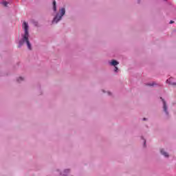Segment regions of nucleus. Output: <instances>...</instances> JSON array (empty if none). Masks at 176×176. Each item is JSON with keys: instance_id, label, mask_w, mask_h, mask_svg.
<instances>
[{"instance_id": "obj_1", "label": "nucleus", "mask_w": 176, "mask_h": 176, "mask_svg": "<svg viewBox=\"0 0 176 176\" xmlns=\"http://www.w3.org/2000/svg\"><path fill=\"white\" fill-rule=\"evenodd\" d=\"M22 28L24 30L25 34L23 35L22 41H19V46H22L23 43L25 42L28 50H31V43H30V40L28 39V38L30 37V33L28 32V23L24 21L22 25Z\"/></svg>"}, {"instance_id": "obj_2", "label": "nucleus", "mask_w": 176, "mask_h": 176, "mask_svg": "<svg viewBox=\"0 0 176 176\" xmlns=\"http://www.w3.org/2000/svg\"><path fill=\"white\" fill-rule=\"evenodd\" d=\"M64 14H65V8H63L59 10V13L56 14L52 21V23H58V21L63 19V16H64Z\"/></svg>"}, {"instance_id": "obj_3", "label": "nucleus", "mask_w": 176, "mask_h": 176, "mask_svg": "<svg viewBox=\"0 0 176 176\" xmlns=\"http://www.w3.org/2000/svg\"><path fill=\"white\" fill-rule=\"evenodd\" d=\"M161 100H162V102L164 104V111L166 112V115H168V112L167 111V104H166V101H164V99L161 98Z\"/></svg>"}, {"instance_id": "obj_4", "label": "nucleus", "mask_w": 176, "mask_h": 176, "mask_svg": "<svg viewBox=\"0 0 176 176\" xmlns=\"http://www.w3.org/2000/svg\"><path fill=\"white\" fill-rule=\"evenodd\" d=\"M110 65H113V67H116V65H119V62L116 61V60H113L111 62H110Z\"/></svg>"}, {"instance_id": "obj_5", "label": "nucleus", "mask_w": 176, "mask_h": 176, "mask_svg": "<svg viewBox=\"0 0 176 176\" xmlns=\"http://www.w3.org/2000/svg\"><path fill=\"white\" fill-rule=\"evenodd\" d=\"M160 153L163 155L165 157H168V153H166L164 149L160 150Z\"/></svg>"}, {"instance_id": "obj_6", "label": "nucleus", "mask_w": 176, "mask_h": 176, "mask_svg": "<svg viewBox=\"0 0 176 176\" xmlns=\"http://www.w3.org/2000/svg\"><path fill=\"white\" fill-rule=\"evenodd\" d=\"M56 1H54V2H53V6H54L53 9H54V12H56V11L57 10V7H56Z\"/></svg>"}, {"instance_id": "obj_7", "label": "nucleus", "mask_w": 176, "mask_h": 176, "mask_svg": "<svg viewBox=\"0 0 176 176\" xmlns=\"http://www.w3.org/2000/svg\"><path fill=\"white\" fill-rule=\"evenodd\" d=\"M166 82H168V83H169L170 85H175V82H171V78H169V79H168L167 80H166Z\"/></svg>"}, {"instance_id": "obj_8", "label": "nucleus", "mask_w": 176, "mask_h": 176, "mask_svg": "<svg viewBox=\"0 0 176 176\" xmlns=\"http://www.w3.org/2000/svg\"><path fill=\"white\" fill-rule=\"evenodd\" d=\"M2 5H3V6H8V2L7 1H3L2 2Z\"/></svg>"}, {"instance_id": "obj_9", "label": "nucleus", "mask_w": 176, "mask_h": 176, "mask_svg": "<svg viewBox=\"0 0 176 176\" xmlns=\"http://www.w3.org/2000/svg\"><path fill=\"white\" fill-rule=\"evenodd\" d=\"M17 80L18 82H20L21 80H24V78H23V77H19Z\"/></svg>"}, {"instance_id": "obj_10", "label": "nucleus", "mask_w": 176, "mask_h": 176, "mask_svg": "<svg viewBox=\"0 0 176 176\" xmlns=\"http://www.w3.org/2000/svg\"><path fill=\"white\" fill-rule=\"evenodd\" d=\"M118 69H119L118 68V67L115 66V68H114L115 72H118Z\"/></svg>"}, {"instance_id": "obj_11", "label": "nucleus", "mask_w": 176, "mask_h": 176, "mask_svg": "<svg viewBox=\"0 0 176 176\" xmlns=\"http://www.w3.org/2000/svg\"><path fill=\"white\" fill-rule=\"evenodd\" d=\"M65 173H69V170H68V169L65 170Z\"/></svg>"}, {"instance_id": "obj_12", "label": "nucleus", "mask_w": 176, "mask_h": 176, "mask_svg": "<svg viewBox=\"0 0 176 176\" xmlns=\"http://www.w3.org/2000/svg\"><path fill=\"white\" fill-rule=\"evenodd\" d=\"M173 23H174V21H170V24H173Z\"/></svg>"}, {"instance_id": "obj_13", "label": "nucleus", "mask_w": 176, "mask_h": 176, "mask_svg": "<svg viewBox=\"0 0 176 176\" xmlns=\"http://www.w3.org/2000/svg\"><path fill=\"white\" fill-rule=\"evenodd\" d=\"M148 86H153V85H152V84H150V85H148Z\"/></svg>"}, {"instance_id": "obj_14", "label": "nucleus", "mask_w": 176, "mask_h": 176, "mask_svg": "<svg viewBox=\"0 0 176 176\" xmlns=\"http://www.w3.org/2000/svg\"><path fill=\"white\" fill-rule=\"evenodd\" d=\"M108 94H109V96H111V94H110V92H109V93H108Z\"/></svg>"}, {"instance_id": "obj_15", "label": "nucleus", "mask_w": 176, "mask_h": 176, "mask_svg": "<svg viewBox=\"0 0 176 176\" xmlns=\"http://www.w3.org/2000/svg\"><path fill=\"white\" fill-rule=\"evenodd\" d=\"M143 120H146V118H143Z\"/></svg>"}, {"instance_id": "obj_16", "label": "nucleus", "mask_w": 176, "mask_h": 176, "mask_svg": "<svg viewBox=\"0 0 176 176\" xmlns=\"http://www.w3.org/2000/svg\"><path fill=\"white\" fill-rule=\"evenodd\" d=\"M145 144H146V141L144 140V145H145Z\"/></svg>"}]
</instances>
